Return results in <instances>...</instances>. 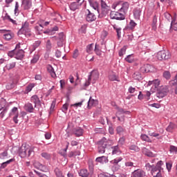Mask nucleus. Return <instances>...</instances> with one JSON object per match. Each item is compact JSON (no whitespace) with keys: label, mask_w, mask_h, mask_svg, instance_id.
I'll return each instance as SVG.
<instances>
[{"label":"nucleus","mask_w":177,"mask_h":177,"mask_svg":"<svg viewBox=\"0 0 177 177\" xmlns=\"http://www.w3.org/2000/svg\"><path fill=\"white\" fill-rule=\"evenodd\" d=\"M86 20L88 21V23H92V21L96 20V15L87 9L86 11Z\"/></svg>","instance_id":"9d476101"},{"label":"nucleus","mask_w":177,"mask_h":177,"mask_svg":"<svg viewBox=\"0 0 177 177\" xmlns=\"http://www.w3.org/2000/svg\"><path fill=\"white\" fill-rule=\"evenodd\" d=\"M98 146V153L100 154H104V153H106V147L107 146V142L100 140L97 143Z\"/></svg>","instance_id":"6e6552de"},{"label":"nucleus","mask_w":177,"mask_h":177,"mask_svg":"<svg viewBox=\"0 0 177 177\" xmlns=\"http://www.w3.org/2000/svg\"><path fill=\"white\" fill-rule=\"evenodd\" d=\"M47 71L50 74L52 78H56V73L52 65L47 66Z\"/></svg>","instance_id":"b1692460"},{"label":"nucleus","mask_w":177,"mask_h":177,"mask_svg":"<svg viewBox=\"0 0 177 177\" xmlns=\"http://www.w3.org/2000/svg\"><path fill=\"white\" fill-rule=\"evenodd\" d=\"M160 90L162 92H165V94L167 95L169 92V87L168 86H162Z\"/></svg>","instance_id":"a18cd8bd"},{"label":"nucleus","mask_w":177,"mask_h":177,"mask_svg":"<svg viewBox=\"0 0 177 177\" xmlns=\"http://www.w3.org/2000/svg\"><path fill=\"white\" fill-rule=\"evenodd\" d=\"M133 15L136 20H140L142 16V7H136L133 10Z\"/></svg>","instance_id":"9b49d317"},{"label":"nucleus","mask_w":177,"mask_h":177,"mask_svg":"<svg viewBox=\"0 0 177 177\" xmlns=\"http://www.w3.org/2000/svg\"><path fill=\"white\" fill-rule=\"evenodd\" d=\"M113 9H116V10H120V12H123V13H127L128 12V9H129V3L128 2H120L115 3L112 5Z\"/></svg>","instance_id":"f03ea898"},{"label":"nucleus","mask_w":177,"mask_h":177,"mask_svg":"<svg viewBox=\"0 0 177 177\" xmlns=\"http://www.w3.org/2000/svg\"><path fill=\"white\" fill-rule=\"evenodd\" d=\"M65 39H66V37H64V34L63 32H61L59 34L57 45L59 48H62V46L64 45Z\"/></svg>","instance_id":"2eb2a0df"},{"label":"nucleus","mask_w":177,"mask_h":177,"mask_svg":"<svg viewBox=\"0 0 177 177\" xmlns=\"http://www.w3.org/2000/svg\"><path fill=\"white\" fill-rule=\"evenodd\" d=\"M174 129H175V124L170 123L169 125L167 127L166 131L167 132H173Z\"/></svg>","instance_id":"4c0bfd02"},{"label":"nucleus","mask_w":177,"mask_h":177,"mask_svg":"<svg viewBox=\"0 0 177 177\" xmlns=\"http://www.w3.org/2000/svg\"><path fill=\"white\" fill-rule=\"evenodd\" d=\"M13 88H15V83H9L6 85V89L8 90H10V89H13Z\"/></svg>","instance_id":"0e129e2a"},{"label":"nucleus","mask_w":177,"mask_h":177,"mask_svg":"<svg viewBox=\"0 0 177 177\" xmlns=\"http://www.w3.org/2000/svg\"><path fill=\"white\" fill-rule=\"evenodd\" d=\"M111 19H115V20H124L125 19V15H124L122 13H120L119 12L112 11L110 14Z\"/></svg>","instance_id":"0eeeda50"},{"label":"nucleus","mask_w":177,"mask_h":177,"mask_svg":"<svg viewBox=\"0 0 177 177\" xmlns=\"http://www.w3.org/2000/svg\"><path fill=\"white\" fill-rule=\"evenodd\" d=\"M78 56H80V51L78 50V49H75L73 53V58L77 59Z\"/></svg>","instance_id":"4d7b16f0"},{"label":"nucleus","mask_w":177,"mask_h":177,"mask_svg":"<svg viewBox=\"0 0 177 177\" xmlns=\"http://www.w3.org/2000/svg\"><path fill=\"white\" fill-rule=\"evenodd\" d=\"M170 57L171 53L165 50L159 51L156 55L158 60H168Z\"/></svg>","instance_id":"39448f33"},{"label":"nucleus","mask_w":177,"mask_h":177,"mask_svg":"<svg viewBox=\"0 0 177 177\" xmlns=\"http://www.w3.org/2000/svg\"><path fill=\"white\" fill-rule=\"evenodd\" d=\"M129 149L133 150V151H139V150H140V149H139L138 147L135 145H131L129 147Z\"/></svg>","instance_id":"6e6d98bb"},{"label":"nucleus","mask_w":177,"mask_h":177,"mask_svg":"<svg viewBox=\"0 0 177 177\" xmlns=\"http://www.w3.org/2000/svg\"><path fill=\"white\" fill-rule=\"evenodd\" d=\"M34 86H35V84L34 83H30L29 84L26 88V91L28 93V92H31V91H32V88H34Z\"/></svg>","instance_id":"37998d69"},{"label":"nucleus","mask_w":177,"mask_h":177,"mask_svg":"<svg viewBox=\"0 0 177 177\" xmlns=\"http://www.w3.org/2000/svg\"><path fill=\"white\" fill-rule=\"evenodd\" d=\"M73 133L75 136H82V133H84V130L80 127H76L73 129Z\"/></svg>","instance_id":"5701e85b"},{"label":"nucleus","mask_w":177,"mask_h":177,"mask_svg":"<svg viewBox=\"0 0 177 177\" xmlns=\"http://www.w3.org/2000/svg\"><path fill=\"white\" fill-rule=\"evenodd\" d=\"M122 161V158L119 157V158H116L114 160H111V164H115V165H117V164H118V162Z\"/></svg>","instance_id":"c03bdc74"},{"label":"nucleus","mask_w":177,"mask_h":177,"mask_svg":"<svg viewBox=\"0 0 177 177\" xmlns=\"http://www.w3.org/2000/svg\"><path fill=\"white\" fill-rule=\"evenodd\" d=\"M113 28H114V30H115V31L118 34V37H121V28H118L116 25H114Z\"/></svg>","instance_id":"603ef678"},{"label":"nucleus","mask_w":177,"mask_h":177,"mask_svg":"<svg viewBox=\"0 0 177 177\" xmlns=\"http://www.w3.org/2000/svg\"><path fill=\"white\" fill-rule=\"evenodd\" d=\"M15 67H16V62H10L6 65L7 70H12V68H15Z\"/></svg>","instance_id":"72a5a7b5"},{"label":"nucleus","mask_w":177,"mask_h":177,"mask_svg":"<svg viewBox=\"0 0 177 177\" xmlns=\"http://www.w3.org/2000/svg\"><path fill=\"white\" fill-rule=\"evenodd\" d=\"M126 52H127V47L124 46L119 51V56H120V57L124 56V55H125Z\"/></svg>","instance_id":"864d4df0"},{"label":"nucleus","mask_w":177,"mask_h":177,"mask_svg":"<svg viewBox=\"0 0 177 177\" xmlns=\"http://www.w3.org/2000/svg\"><path fill=\"white\" fill-rule=\"evenodd\" d=\"M46 49L47 52H50L52 50V43L50 42V40H48L46 44Z\"/></svg>","instance_id":"58836bf2"},{"label":"nucleus","mask_w":177,"mask_h":177,"mask_svg":"<svg viewBox=\"0 0 177 177\" xmlns=\"http://www.w3.org/2000/svg\"><path fill=\"white\" fill-rule=\"evenodd\" d=\"M30 102L34 103V107H37V104H40L41 103V100H39V97L37 95H32L30 97Z\"/></svg>","instance_id":"6ab92c4d"},{"label":"nucleus","mask_w":177,"mask_h":177,"mask_svg":"<svg viewBox=\"0 0 177 177\" xmlns=\"http://www.w3.org/2000/svg\"><path fill=\"white\" fill-rule=\"evenodd\" d=\"M112 149V154H121V151L118 147V145L114 146L111 147Z\"/></svg>","instance_id":"c756f323"},{"label":"nucleus","mask_w":177,"mask_h":177,"mask_svg":"<svg viewBox=\"0 0 177 177\" xmlns=\"http://www.w3.org/2000/svg\"><path fill=\"white\" fill-rule=\"evenodd\" d=\"M41 156L43 157V158H46V160H50L51 158L50 154L46 152L41 153Z\"/></svg>","instance_id":"49530a36"},{"label":"nucleus","mask_w":177,"mask_h":177,"mask_svg":"<svg viewBox=\"0 0 177 177\" xmlns=\"http://www.w3.org/2000/svg\"><path fill=\"white\" fill-rule=\"evenodd\" d=\"M99 104V102L97 100L92 99V97H90L89 100L88 101V109H91V107H93L94 106H97Z\"/></svg>","instance_id":"412c9836"},{"label":"nucleus","mask_w":177,"mask_h":177,"mask_svg":"<svg viewBox=\"0 0 177 177\" xmlns=\"http://www.w3.org/2000/svg\"><path fill=\"white\" fill-rule=\"evenodd\" d=\"M164 164V162H162V160H159L158 162H157V165H156V167L158 168V171H161V167L162 165Z\"/></svg>","instance_id":"e2e57ef3"},{"label":"nucleus","mask_w":177,"mask_h":177,"mask_svg":"<svg viewBox=\"0 0 177 177\" xmlns=\"http://www.w3.org/2000/svg\"><path fill=\"white\" fill-rule=\"evenodd\" d=\"M132 77L134 80H137L138 81H140V80H142V74L138 71L135 72Z\"/></svg>","instance_id":"7c9ffc66"},{"label":"nucleus","mask_w":177,"mask_h":177,"mask_svg":"<svg viewBox=\"0 0 177 177\" xmlns=\"http://www.w3.org/2000/svg\"><path fill=\"white\" fill-rule=\"evenodd\" d=\"M90 6L94 9V10H99V3L97 1H95L90 4Z\"/></svg>","instance_id":"ea45409f"},{"label":"nucleus","mask_w":177,"mask_h":177,"mask_svg":"<svg viewBox=\"0 0 177 177\" xmlns=\"http://www.w3.org/2000/svg\"><path fill=\"white\" fill-rule=\"evenodd\" d=\"M163 77L165 80H169L171 78V73L168 71H165L163 73Z\"/></svg>","instance_id":"de8ad7c7"},{"label":"nucleus","mask_w":177,"mask_h":177,"mask_svg":"<svg viewBox=\"0 0 177 177\" xmlns=\"http://www.w3.org/2000/svg\"><path fill=\"white\" fill-rule=\"evenodd\" d=\"M97 80H99V72L96 71H91L88 75V80L84 84V86H89L91 85V82H92V84H95Z\"/></svg>","instance_id":"7ed1b4c3"},{"label":"nucleus","mask_w":177,"mask_h":177,"mask_svg":"<svg viewBox=\"0 0 177 177\" xmlns=\"http://www.w3.org/2000/svg\"><path fill=\"white\" fill-rule=\"evenodd\" d=\"M81 3H77V2H73L71 3L70 5V9L71 10H73V12L75 10H77V9H78V8H80V6L81 5Z\"/></svg>","instance_id":"bb28decb"},{"label":"nucleus","mask_w":177,"mask_h":177,"mask_svg":"<svg viewBox=\"0 0 177 177\" xmlns=\"http://www.w3.org/2000/svg\"><path fill=\"white\" fill-rule=\"evenodd\" d=\"M34 147H30L28 145H22L19 149V154L21 158H26L34 154Z\"/></svg>","instance_id":"f257e3e1"},{"label":"nucleus","mask_w":177,"mask_h":177,"mask_svg":"<svg viewBox=\"0 0 177 177\" xmlns=\"http://www.w3.org/2000/svg\"><path fill=\"white\" fill-rule=\"evenodd\" d=\"M23 57H24V50H19L15 53V59H17V60H21Z\"/></svg>","instance_id":"393cba45"},{"label":"nucleus","mask_w":177,"mask_h":177,"mask_svg":"<svg viewBox=\"0 0 177 177\" xmlns=\"http://www.w3.org/2000/svg\"><path fill=\"white\" fill-rule=\"evenodd\" d=\"M148 85H153L155 89H157L160 86V80L156 79L153 81H149Z\"/></svg>","instance_id":"a878e982"},{"label":"nucleus","mask_w":177,"mask_h":177,"mask_svg":"<svg viewBox=\"0 0 177 177\" xmlns=\"http://www.w3.org/2000/svg\"><path fill=\"white\" fill-rule=\"evenodd\" d=\"M101 6H102V9H109L107 4L103 0H101Z\"/></svg>","instance_id":"338daca9"},{"label":"nucleus","mask_w":177,"mask_h":177,"mask_svg":"<svg viewBox=\"0 0 177 177\" xmlns=\"http://www.w3.org/2000/svg\"><path fill=\"white\" fill-rule=\"evenodd\" d=\"M10 117H13L14 122L15 124H19V120H17V118L19 117V111L17 109V107H14L11 110V112L10 113Z\"/></svg>","instance_id":"1a4fd4ad"},{"label":"nucleus","mask_w":177,"mask_h":177,"mask_svg":"<svg viewBox=\"0 0 177 177\" xmlns=\"http://www.w3.org/2000/svg\"><path fill=\"white\" fill-rule=\"evenodd\" d=\"M136 26H138V24L135 23V21L131 20L129 24L128 28L129 30H133L136 27Z\"/></svg>","instance_id":"473e14b6"},{"label":"nucleus","mask_w":177,"mask_h":177,"mask_svg":"<svg viewBox=\"0 0 177 177\" xmlns=\"http://www.w3.org/2000/svg\"><path fill=\"white\" fill-rule=\"evenodd\" d=\"M125 60L128 63H133V62H135V57H133V54L127 55V57L125 58Z\"/></svg>","instance_id":"2f4dec72"},{"label":"nucleus","mask_w":177,"mask_h":177,"mask_svg":"<svg viewBox=\"0 0 177 177\" xmlns=\"http://www.w3.org/2000/svg\"><path fill=\"white\" fill-rule=\"evenodd\" d=\"M33 165L35 168L39 169V171H41L42 172H48V167H46L45 165H43L39 162H35Z\"/></svg>","instance_id":"ddd939ff"},{"label":"nucleus","mask_w":177,"mask_h":177,"mask_svg":"<svg viewBox=\"0 0 177 177\" xmlns=\"http://www.w3.org/2000/svg\"><path fill=\"white\" fill-rule=\"evenodd\" d=\"M32 5L31 0H23L21 6L25 10H28Z\"/></svg>","instance_id":"dca6fc26"},{"label":"nucleus","mask_w":177,"mask_h":177,"mask_svg":"<svg viewBox=\"0 0 177 177\" xmlns=\"http://www.w3.org/2000/svg\"><path fill=\"white\" fill-rule=\"evenodd\" d=\"M169 151L170 153H175L176 154H177V147L174 145H171Z\"/></svg>","instance_id":"052dcab7"},{"label":"nucleus","mask_w":177,"mask_h":177,"mask_svg":"<svg viewBox=\"0 0 177 177\" xmlns=\"http://www.w3.org/2000/svg\"><path fill=\"white\" fill-rule=\"evenodd\" d=\"M79 175L82 177H88L89 176V172L87 169H83L80 170V171L79 172Z\"/></svg>","instance_id":"c85d7f7f"},{"label":"nucleus","mask_w":177,"mask_h":177,"mask_svg":"<svg viewBox=\"0 0 177 177\" xmlns=\"http://www.w3.org/2000/svg\"><path fill=\"white\" fill-rule=\"evenodd\" d=\"M116 131H117V133H118V135H123L124 132H125V129L122 128V127L118 126L116 128Z\"/></svg>","instance_id":"e433bc0d"},{"label":"nucleus","mask_w":177,"mask_h":177,"mask_svg":"<svg viewBox=\"0 0 177 177\" xmlns=\"http://www.w3.org/2000/svg\"><path fill=\"white\" fill-rule=\"evenodd\" d=\"M141 140H143L144 142H147L148 143H151L153 141L151 139H150V137L146 134H141L140 136Z\"/></svg>","instance_id":"cd10ccee"},{"label":"nucleus","mask_w":177,"mask_h":177,"mask_svg":"<svg viewBox=\"0 0 177 177\" xmlns=\"http://www.w3.org/2000/svg\"><path fill=\"white\" fill-rule=\"evenodd\" d=\"M38 60H39V55H35L33 56L32 59H31V63L35 64V63H37V62H38Z\"/></svg>","instance_id":"8fccbe9b"},{"label":"nucleus","mask_w":177,"mask_h":177,"mask_svg":"<svg viewBox=\"0 0 177 177\" xmlns=\"http://www.w3.org/2000/svg\"><path fill=\"white\" fill-rule=\"evenodd\" d=\"M148 135L153 138H158V136H160V133H154V132L151 133V131H148Z\"/></svg>","instance_id":"5fc2aeb1"},{"label":"nucleus","mask_w":177,"mask_h":177,"mask_svg":"<svg viewBox=\"0 0 177 177\" xmlns=\"http://www.w3.org/2000/svg\"><path fill=\"white\" fill-rule=\"evenodd\" d=\"M13 37H14V35L12 32L6 33L3 35V38H4V39H6V41H9V40L12 39V38H13Z\"/></svg>","instance_id":"f704fd0d"},{"label":"nucleus","mask_w":177,"mask_h":177,"mask_svg":"<svg viewBox=\"0 0 177 177\" xmlns=\"http://www.w3.org/2000/svg\"><path fill=\"white\" fill-rule=\"evenodd\" d=\"M95 161L96 162H100V164H107L109 162V158L104 156H100L95 159Z\"/></svg>","instance_id":"f3484780"},{"label":"nucleus","mask_w":177,"mask_h":177,"mask_svg":"<svg viewBox=\"0 0 177 177\" xmlns=\"http://www.w3.org/2000/svg\"><path fill=\"white\" fill-rule=\"evenodd\" d=\"M142 151L145 156H147V157H156V153H153V152L147 149L146 147L142 148Z\"/></svg>","instance_id":"aec40b11"},{"label":"nucleus","mask_w":177,"mask_h":177,"mask_svg":"<svg viewBox=\"0 0 177 177\" xmlns=\"http://www.w3.org/2000/svg\"><path fill=\"white\" fill-rule=\"evenodd\" d=\"M118 111L116 112V117L120 121V122H124L125 121V118L124 116V114H128L129 111H124L122 108H117Z\"/></svg>","instance_id":"423d86ee"},{"label":"nucleus","mask_w":177,"mask_h":177,"mask_svg":"<svg viewBox=\"0 0 177 177\" xmlns=\"http://www.w3.org/2000/svg\"><path fill=\"white\" fill-rule=\"evenodd\" d=\"M146 170L151 171V175H154L156 171H158V168H157L154 165H150V163H147L145 165Z\"/></svg>","instance_id":"4468645a"},{"label":"nucleus","mask_w":177,"mask_h":177,"mask_svg":"<svg viewBox=\"0 0 177 177\" xmlns=\"http://www.w3.org/2000/svg\"><path fill=\"white\" fill-rule=\"evenodd\" d=\"M144 99L145 100H150V96H151V93L150 91H144Z\"/></svg>","instance_id":"a19ab883"},{"label":"nucleus","mask_w":177,"mask_h":177,"mask_svg":"<svg viewBox=\"0 0 177 177\" xmlns=\"http://www.w3.org/2000/svg\"><path fill=\"white\" fill-rule=\"evenodd\" d=\"M5 157H8V151H4L0 153V159L3 160Z\"/></svg>","instance_id":"774afa93"},{"label":"nucleus","mask_w":177,"mask_h":177,"mask_svg":"<svg viewBox=\"0 0 177 177\" xmlns=\"http://www.w3.org/2000/svg\"><path fill=\"white\" fill-rule=\"evenodd\" d=\"M166 168L168 172H171V169H172V162H166Z\"/></svg>","instance_id":"3c124183"},{"label":"nucleus","mask_w":177,"mask_h":177,"mask_svg":"<svg viewBox=\"0 0 177 177\" xmlns=\"http://www.w3.org/2000/svg\"><path fill=\"white\" fill-rule=\"evenodd\" d=\"M141 73H151L154 71V67L150 64H145L140 68Z\"/></svg>","instance_id":"f8f14e48"},{"label":"nucleus","mask_w":177,"mask_h":177,"mask_svg":"<svg viewBox=\"0 0 177 177\" xmlns=\"http://www.w3.org/2000/svg\"><path fill=\"white\" fill-rule=\"evenodd\" d=\"M153 177H162V174H161V170H158L155 171L154 174H152Z\"/></svg>","instance_id":"13d9d810"},{"label":"nucleus","mask_w":177,"mask_h":177,"mask_svg":"<svg viewBox=\"0 0 177 177\" xmlns=\"http://www.w3.org/2000/svg\"><path fill=\"white\" fill-rule=\"evenodd\" d=\"M55 172L57 177H64V176H63V173H62V171H60L59 168H56L55 169Z\"/></svg>","instance_id":"79ce46f5"},{"label":"nucleus","mask_w":177,"mask_h":177,"mask_svg":"<svg viewBox=\"0 0 177 177\" xmlns=\"http://www.w3.org/2000/svg\"><path fill=\"white\" fill-rule=\"evenodd\" d=\"M35 109V107L30 102L25 104V110H26L28 113H34Z\"/></svg>","instance_id":"4be33fe9"},{"label":"nucleus","mask_w":177,"mask_h":177,"mask_svg":"<svg viewBox=\"0 0 177 177\" xmlns=\"http://www.w3.org/2000/svg\"><path fill=\"white\" fill-rule=\"evenodd\" d=\"M156 96L159 99H162V97H165V96H167V94L165 93V92H163V91L159 90L158 91V93H156Z\"/></svg>","instance_id":"c9c22d12"},{"label":"nucleus","mask_w":177,"mask_h":177,"mask_svg":"<svg viewBox=\"0 0 177 177\" xmlns=\"http://www.w3.org/2000/svg\"><path fill=\"white\" fill-rule=\"evenodd\" d=\"M18 34H24L25 37H31V29L30 28V24L28 21L22 24Z\"/></svg>","instance_id":"20e7f679"},{"label":"nucleus","mask_w":177,"mask_h":177,"mask_svg":"<svg viewBox=\"0 0 177 177\" xmlns=\"http://www.w3.org/2000/svg\"><path fill=\"white\" fill-rule=\"evenodd\" d=\"M15 15L17 16L19 15V2H15Z\"/></svg>","instance_id":"bf43d9fd"},{"label":"nucleus","mask_w":177,"mask_h":177,"mask_svg":"<svg viewBox=\"0 0 177 177\" xmlns=\"http://www.w3.org/2000/svg\"><path fill=\"white\" fill-rule=\"evenodd\" d=\"M67 110H68V104L66 103L62 106L63 113H67Z\"/></svg>","instance_id":"69168bd1"},{"label":"nucleus","mask_w":177,"mask_h":177,"mask_svg":"<svg viewBox=\"0 0 177 177\" xmlns=\"http://www.w3.org/2000/svg\"><path fill=\"white\" fill-rule=\"evenodd\" d=\"M92 50H93V44H89L86 46L87 53H92Z\"/></svg>","instance_id":"09e8293b"},{"label":"nucleus","mask_w":177,"mask_h":177,"mask_svg":"<svg viewBox=\"0 0 177 177\" xmlns=\"http://www.w3.org/2000/svg\"><path fill=\"white\" fill-rule=\"evenodd\" d=\"M109 79L110 80V81H118L117 80V75H115V74L110 75L109 76Z\"/></svg>","instance_id":"680f3d73"},{"label":"nucleus","mask_w":177,"mask_h":177,"mask_svg":"<svg viewBox=\"0 0 177 177\" xmlns=\"http://www.w3.org/2000/svg\"><path fill=\"white\" fill-rule=\"evenodd\" d=\"M133 177H145L146 176V173L140 169L135 170L133 171Z\"/></svg>","instance_id":"a211bd4d"}]
</instances>
